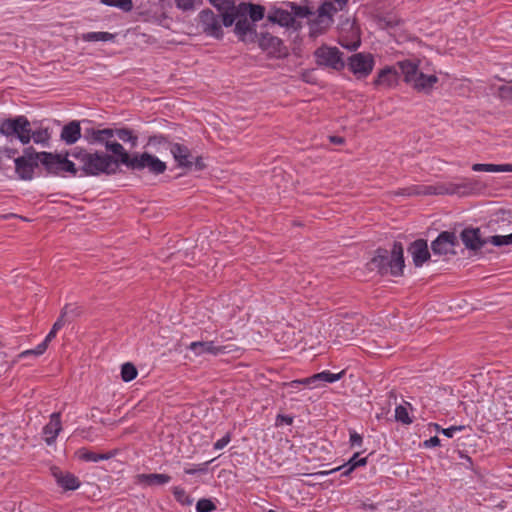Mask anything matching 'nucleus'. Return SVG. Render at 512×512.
I'll return each instance as SVG.
<instances>
[{
  "label": "nucleus",
  "instance_id": "obj_1",
  "mask_svg": "<svg viewBox=\"0 0 512 512\" xmlns=\"http://www.w3.org/2000/svg\"><path fill=\"white\" fill-rule=\"evenodd\" d=\"M74 158L78 164L77 169L81 172L80 176H99L114 175L115 170L112 169L115 163L114 157L110 154L99 151H88L83 148H73L67 152Z\"/></svg>",
  "mask_w": 512,
  "mask_h": 512
},
{
  "label": "nucleus",
  "instance_id": "obj_2",
  "mask_svg": "<svg viewBox=\"0 0 512 512\" xmlns=\"http://www.w3.org/2000/svg\"><path fill=\"white\" fill-rule=\"evenodd\" d=\"M367 266L370 271H377L380 275L389 273L395 277L401 276L405 267L402 243L394 242L391 252L378 248Z\"/></svg>",
  "mask_w": 512,
  "mask_h": 512
},
{
  "label": "nucleus",
  "instance_id": "obj_3",
  "mask_svg": "<svg viewBox=\"0 0 512 512\" xmlns=\"http://www.w3.org/2000/svg\"><path fill=\"white\" fill-rule=\"evenodd\" d=\"M476 190V182L465 178L459 183L445 182L428 186H411L399 189L395 194L399 196L412 195H459L466 196Z\"/></svg>",
  "mask_w": 512,
  "mask_h": 512
},
{
  "label": "nucleus",
  "instance_id": "obj_4",
  "mask_svg": "<svg viewBox=\"0 0 512 512\" xmlns=\"http://www.w3.org/2000/svg\"><path fill=\"white\" fill-rule=\"evenodd\" d=\"M30 125V121L24 115L5 118L0 121V134L10 141L17 139L23 145H27Z\"/></svg>",
  "mask_w": 512,
  "mask_h": 512
},
{
  "label": "nucleus",
  "instance_id": "obj_5",
  "mask_svg": "<svg viewBox=\"0 0 512 512\" xmlns=\"http://www.w3.org/2000/svg\"><path fill=\"white\" fill-rule=\"evenodd\" d=\"M42 165L49 174L60 175L63 172H67L72 176H76L78 173L77 165L75 162L68 159L67 153L54 154L51 152H41Z\"/></svg>",
  "mask_w": 512,
  "mask_h": 512
},
{
  "label": "nucleus",
  "instance_id": "obj_6",
  "mask_svg": "<svg viewBox=\"0 0 512 512\" xmlns=\"http://www.w3.org/2000/svg\"><path fill=\"white\" fill-rule=\"evenodd\" d=\"M128 169L132 171H143L147 169L149 173L158 176L166 171L167 166L165 162L153 154L148 152H136L133 154V159Z\"/></svg>",
  "mask_w": 512,
  "mask_h": 512
},
{
  "label": "nucleus",
  "instance_id": "obj_7",
  "mask_svg": "<svg viewBox=\"0 0 512 512\" xmlns=\"http://www.w3.org/2000/svg\"><path fill=\"white\" fill-rule=\"evenodd\" d=\"M316 62L320 66L330 67L335 70L344 68L342 52L337 47L321 46L314 52Z\"/></svg>",
  "mask_w": 512,
  "mask_h": 512
},
{
  "label": "nucleus",
  "instance_id": "obj_8",
  "mask_svg": "<svg viewBox=\"0 0 512 512\" xmlns=\"http://www.w3.org/2000/svg\"><path fill=\"white\" fill-rule=\"evenodd\" d=\"M374 64V57L370 53H356L348 59V68L358 79L367 77Z\"/></svg>",
  "mask_w": 512,
  "mask_h": 512
},
{
  "label": "nucleus",
  "instance_id": "obj_9",
  "mask_svg": "<svg viewBox=\"0 0 512 512\" xmlns=\"http://www.w3.org/2000/svg\"><path fill=\"white\" fill-rule=\"evenodd\" d=\"M458 239L454 232L443 231L431 243V250L434 255H455V247L458 245Z\"/></svg>",
  "mask_w": 512,
  "mask_h": 512
},
{
  "label": "nucleus",
  "instance_id": "obj_10",
  "mask_svg": "<svg viewBox=\"0 0 512 512\" xmlns=\"http://www.w3.org/2000/svg\"><path fill=\"white\" fill-rule=\"evenodd\" d=\"M256 42H258L259 47L263 51L273 57H283L287 55V49L283 41L268 32L258 34Z\"/></svg>",
  "mask_w": 512,
  "mask_h": 512
},
{
  "label": "nucleus",
  "instance_id": "obj_11",
  "mask_svg": "<svg viewBox=\"0 0 512 512\" xmlns=\"http://www.w3.org/2000/svg\"><path fill=\"white\" fill-rule=\"evenodd\" d=\"M199 23L202 26L203 32L217 39L223 36V30L218 17L211 9L202 10L199 15Z\"/></svg>",
  "mask_w": 512,
  "mask_h": 512
},
{
  "label": "nucleus",
  "instance_id": "obj_12",
  "mask_svg": "<svg viewBox=\"0 0 512 512\" xmlns=\"http://www.w3.org/2000/svg\"><path fill=\"white\" fill-rule=\"evenodd\" d=\"M107 151H110L114 157L115 163L112 166V169L115 170V174L119 170L120 165H124L129 168L130 163L133 159V154L130 155L125 148L117 141H108L105 146Z\"/></svg>",
  "mask_w": 512,
  "mask_h": 512
},
{
  "label": "nucleus",
  "instance_id": "obj_13",
  "mask_svg": "<svg viewBox=\"0 0 512 512\" xmlns=\"http://www.w3.org/2000/svg\"><path fill=\"white\" fill-rule=\"evenodd\" d=\"M169 150L178 167L191 170L193 168V155L190 149L180 143H169Z\"/></svg>",
  "mask_w": 512,
  "mask_h": 512
},
{
  "label": "nucleus",
  "instance_id": "obj_14",
  "mask_svg": "<svg viewBox=\"0 0 512 512\" xmlns=\"http://www.w3.org/2000/svg\"><path fill=\"white\" fill-rule=\"evenodd\" d=\"M407 250L412 256L413 263L416 267H421L431 257L428 244L425 239H417L413 241L410 243Z\"/></svg>",
  "mask_w": 512,
  "mask_h": 512
},
{
  "label": "nucleus",
  "instance_id": "obj_15",
  "mask_svg": "<svg viewBox=\"0 0 512 512\" xmlns=\"http://www.w3.org/2000/svg\"><path fill=\"white\" fill-rule=\"evenodd\" d=\"M234 32L239 40L245 43H254L258 38L256 25L250 22L247 17L237 20L235 23Z\"/></svg>",
  "mask_w": 512,
  "mask_h": 512
},
{
  "label": "nucleus",
  "instance_id": "obj_16",
  "mask_svg": "<svg viewBox=\"0 0 512 512\" xmlns=\"http://www.w3.org/2000/svg\"><path fill=\"white\" fill-rule=\"evenodd\" d=\"M461 240L464 245L470 250H480L487 243L488 238H481L479 228H465L460 234Z\"/></svg>",
  "mask_w": 512,
  "mask_h": 512
},
{
  "label": "nucleus",
  "instance_id": "obj_17",
  "mask_svg": "<svg viewBox=\"0 0 512 512\" xmlns=\"http://www.w3.org/2000/svg\"><path fill=\"white\" fill-rule=\"evenodd\" d=\"M334 23V18L328 15H321L320 8L317 9V15L309 19V34L311 37H317L324 34Z\"/></svg>",
  "mask_w": 512,
  "mask_h": 512
},
{
  "label": "nucleus",
  "instance_id": "obj_18",
  "mask_svg": "<svg viewBox=\"0 0 512 512\" xmlns=\"http://www.w3.org/2000/svg\"><path fill=\"white\" fill-rule=\"evenodd\" d=\"M51 473L55 478L57 484L64 490H76L80 486L79 479L72 473H63L60 468L52 467Z\"/></svg>",
  "mask_w": 512,
  "mask_h": 512
},
{
  "label": "nucleus",
  "instance_id": "obj_19",
  "mask_svg": "<svg viewBox=\"0 0 512 512\" xmlns=\"http://www.w3.org/2000/svg\"><path fill=\"white\" fill-rule=\"evenodd\" d=\"M359 456H360V453L356 452L349 459V461L347 463H345L337 468L331 469L329 471H321L318 474L319 475H328V474L334 473L336 471H342V473H341L342 476H348L355 468L366 465L367 457L360 458Z\"/></svg>",
  "mask_w": 512,
  "mask_h": 512
},
{
  "label": "nucleus",
  "instance_id": "obj_20",
  "mask_svg": "<svg viewBox=\"0 0 512 512\" xmlns=\"http://www.w3.org/2000/svg\"><path fill=\"white\" fill-rule=\"evenodd\" d=\"M188 349H190L196 356H200L205 353L216 356L225 352L224 346H215L213 341H195L190 343Z\"/></svg>",
  "mask_w": 512,
  "mask_h": 512
},
{
  "label": "nucleus",
  "instance_id": "obj_21",
  "mask_svg": "<svg viewBox=\"0 0 512 512\" xmlns=\"http://www.w3.org/2000/svg\"><path fill=\"white\" fill-rule=\"evenodd\" d=\"M81 138V127L80 122L77 120L70 121L64 125L60 139L67 145L75 144Z\"/></svg>",
  "mask_w": 512,
  "mask_h": 512
},
{
  "label": "nucleus",
  "instance_id": "obj_22",
  "mask_svg": "<svg viewBox=\"0 0 512 512\" xmlns=\"http://www.w3.org/2000/svg\"><path fill=\"white\" fill-rule=\"evenodd\" d=\"M15 172L22 180H31L35 168L38 167L37 161H28L24 157H18L14 160Z\"/></svg>",
  "mask_w": 512,
  "mask_h": 512
},
{
  "label": "nucleus",
  "instance_id": "obj_23",
  "mask_svg": "<svg viewBox=\"0 0 512 512\" xmlns=\"http://www.w3.org/2000/svg\"><path fill=\"white\" fill-rule=\"evenodd\" d=\"M61 429L60 413H52L49 423L43 428V433L46 436L45 441L48 445H52L55 442Z\"/></svg>",
  "mask_w": 512,
  "mask_h": 512
},
{
  "label": "nucleus",
  "instance_id": "obj_24",
  "mask_svg": "<svg viewBox=\"0 0 512 512\" xmlns=\"http://www.w3.org/2000/svg\"><path fill=\"white\" fill-rule=\"evenodd\" d=\"M136 483L147 485V486H161L169 483L171 481V476L168 474H158V473H151V474H137L136 477Z\"/></svg>",
  "mask_w": 512,
  "mask_h": 512
},
{
  "label": "nucleus",
  "instance_id": "obj_25",
  "mask_svg": "<svg viewBox=\"0 0 512 512\" xmlns=\"http://www.w3.org/2000/svg\"><path fill=\"white\" fill-rule=\"evenodd\" d=\"M439 81L436 75H426L422 72L412 82L413 88L418 92L430 93L434 85Z\"/></svg>",
  "mask_w": 512,
  "mask_h": 512
},
{
  "label": "nucleus",
  "instance_id": "obj_26",
  "mask_svg": "<svg viewBox=\"0 0 512 512\" xmlns=\"http://www.w3.org/2000/svg\"><path fill=\"white\" fill-rule=\"evenodd\" d=\"M117 454V450H111L106 453H95L87 448H80L77 450V457L85 462H98L102 460H109Z\"/></svg>",
  "mask_w": 512,
  "mask_h": 512
},
{
  "label": "nucleus",
  "instance_id": "obj_27",
  "mask_svg": "<svg viewBox=\"0 0 512 512\" xmlns=\"http://www.w3.org/2000/svg\"><path fill=\"white\" fill-rule=\"evenodd\" d=\"M268 20L272 23H277L282 27L296 28V19L293 14L287 10L277 9L273 15L268 16Z\"/></svg>",
  "mask_w": 512,
  "mask_h": 512
},
{
  "label": "nucleus",
  "instance_id": "obj_28",
  "mask_svg": "<svg viewBox=\"0 0 512 512\" xmlns=\"http://www.w3.org/2000/svg\"><path fill=\"white\" fill-rule=\"evenodd\" d=\"M349 0H326L318 8H320L321 15H328L334 17V15L345 9Z\"/></svg>",
  "mask_w": 512,
  "mask_h": 512
},
{
  "label": "nucleus",
  "instance_id": "obj_29",
  "mask_svg": "<svg viewBox=\"0 0 512 512\" xmlns=\"http://www.w3.org/2000/svg\"><path fill=\"white\" fill-rule=\"evenodd\" d=\"M398 66L407 83H412L420 73L418 65L410 60L398 62Z\"/></svg>",
  "mask_w": 512,
  "mask_h": 512
},
{
  "label": "nucleus",
  "instance_id": "obj_30",
  "mask_svg": "<svg viewBox=\"0 0 512 512\" xmlns=\"http://www.w3.org/2000/svg\"><path fill=\"white\" fill-rule=\"evenodd\" d=\"M397 72L394 68L386 66L381 69L377 75V78L374 80V85H387L391 86L396 81Z\"/></svg>",
  "mask_w": 512,
  "mask_h": 512
},
{
  "label": "nucleus",
  "instance_id": "obj_31",
  "mask_svg": "<svg viewBox=\"0 0 512 512\" xmlns=\"http://www.w3.org/2000/svg\"><path fill=\"white\" fill-rule=\"evenodd\" d=\"M476 172H512V164H482L476 163L472 166Z\"/></svg>",
  "mask_w": 512,
  "mask_h": 512
},
{
  "label": "nucleus",
  "instance_id": "obj_32",
  "mask_svg": "<svg viewBox=\"0 0 512 512\" xmlns=\"http://www.w3.org/2000/svg\"><path fill=\"white\" fill-rule=\"evenodd\" d=\"M56 334L57 331H54V329L51 328L50 332L47 334L45 339L40 344H38L35 349L26 350L21 354V356H26L30 354L36 356L42 355L48 348L49 343L56 337Z\"/></svg>",
  "mask_w": 512,
  "mask_h": 512
},
{
  "label": "nucleus",
  "instance_id": "obj_33",
  "mask_svg": "<svg viewBox=\"0 0 512 512\" xmlns=\"http://www.w3.org/2000/svg\"><path fill=\"white\" fill-rule=\"evenodd\" d=\"M116 35L109 32H87L82 34V40L85 42H97V41H113Z\"/></svg>",
  "mask_w": 512,
  "mask_h": 512
},
{
  "label": "nucleus",
  "instance_id": "obj_34",
  "mask_svg": "<svg viewBox=\"0 0 512 512\" xmlns=\"http://www.w3.org/2000/svg\"><path fill=\"white\" fill-rule=\"evenodd\" d=\"M345 374V371H341L339 373H331L330 371H322L320 373H316L314 375L311 376V379L312 380H315V383L317 382H328V383H333V382H336L338 380H340Z\"/></svg>",
  "mask_w": 512,
  "mask_h": 512
},
{
  "label": "nucleus",
  "instance_id": "obj_35",
  "mask_svg": "<svg viewBox=\"0 0 512 512\" xmlns=\"http://www.w3.org/2000/svg\"><path fill=\"white\" fill-rule=\"evenodd\" d=\"M50 139V134L47 129L32 130L29 128V142L33 140L36 144L47 145Z\"/></svg>",
  "mask_w": 512,
  "mask_h": 512
},
{
  "label": "nucleus",
  "instance_id": "obj_36",
  "mask_svg": "<svg viewBox=\"0 0 512 512\" xmlns=\"http://www.w3.org/2000/svg\"><path fill=\"white\" fill-rule=\"evenodd\" d=\"M116 137L123 142H129L132 148L137 146L138 137L129 128L116 129Z\"/></svg>",
  "mask_w": 512,
  "mask_h": 512
},
{
  "label": "nucleus",
  "instance_id": "obj_37",
  "mask_svg": "<svg viewBox=\"0 0 512 512\" xmlns=\"http://www.w3.org/2000/svg\"><path fill=\"white\" fill-rule=\"evenodd\" d=\"M226 3L228 4V8L233 10L234 14H237V19H242L249 15L248 5H251V3L241 2L240 4L235 5L233 0H226Z\"/></svg>",
  "mask_w": 512,
  "mask_h": 512
},
{
  "label": "nucleus",
  "instance_id": "obj_38",
  "mask_svg": "<svg viewBox=\"0 0 512 512\" xmlns=\"http://www.w3.org/2000/svg\"><path fill=\"white\" fill-rule=\"evenodd\" d=\"M138 375L137 368L134 364L127 362L121 367V378L124 382H130L134 380Z\"/></svg>",
  "mask_w": 512,
  "mask_h": 512
},
{
  "label": "nucleus",
  "instance_id": "obj_39",
  "mask_svg": "<svg viewBox=\"0 0 512 512\" xmlns=\"http://www.w3.org/2000/svg\"><path fill=\"white\" fill-rule=\"evenodd\" d=\"M100 3L110 7H117L124 12H130L133 9L132 0H100Z\"/></svg>",
  "mask_w": 512,
  "mask_h": 512
},
{
  "label": "nucleus",
  "instance_id": "obj_40",
  "mask_svg": "<svg viewBox=\"0 0 512 512\" xmlns=\"http://www.w3.org/2000/svg\"><path fill=\"white\" fill-rule=\"evenodd\" d=\"M249 17L252 23L258 22L264 18L265 15V7L260 4L251 3L248 5Z\"/></svg>",
  "mask_w": 512,
  "mask_h": 512
},
{
  "label": "nucleus",
  "instance_id": "obj_41",
  "mask_svg": "<svg viewBox=\"0 0 512 512\" xmlns=\"http://www.w3.org/2000/svg\"><path fill=\"white\" fill-rule=\"evenodd\" d=\"M291 13L293 14L294 18H308L314 13L311 11V9L308 6H301L294 2L289 3Z\"/></svg>",
  "mask_w": 512,
  "mask_h": 512
},
{
  "label": "nucleus",
  "instance_id": "obj_42",
  "mask_svg": "<svg viewBox=\"0 0 512 512\" xmlns=\"http://www.w3.org/2000/svg\"><path fill=\"white\" fill-rule=\"evenodd\" d=\"M223 5L224 6L222 10H219L222 16V23L225 27H230L234 24L235 20L237 19V14H234L233 10L228 8L226 0L223 2Z\"/></svg>",
  "mask_w": 512,
  "mask_h": 512
},
{
  "label": "nucleus",
  "instance_id": "obj_43",
  "mask_svg": "<svg viewBox=\"0 0 512 512\" xmlns=\"http://www.w3.org/2000/svg\"><path fill=\"white\" fill-rule=\"evenodd\" d=\"M203 3V0H175L176 7L183 12L194 11L196 6Z\"/></svg>",
  "mask_w": 512,
  "mask_h": 512
},
{
  "label": "nucleus",
  "instance_id": "obj_44",
  "mask_svg": "<svg viewBox=\"0 0 512 512\" xmlns=\"http://www.w3.org/2000/svg\"><path fill=\"white\" fill-rule=\"evenodd\" d=\"M173 495L177 502H179L182 505L189 506L193 503V499L186 493V491L181 487H174L173 488Z\"/></svg>",
  "mask_w": 512,
  "mask_h": 512
},
{
  "label": "nucleus",
  "instance_id": "obj_45",
  "mask_svg": "<svg viewBox=\"0 0 512 512\" xmlns=\"http://www.w3.org/2000/svg\"><path fill=\"white\" fill-rule=\"evenodd\" d=\"M395 419L398 422L409 425L413 422L412 418L409 416L408 410L403 405H398L395 409Z\"/></svg>",
  "mask_w": 512,
  "mask_h": 512
},
{
  "label": "nucleus",
  "instance_id": "obj_46",
  "mask_svg": "<svg viewBox=\"0 0 512 512\" xmlns=\"http://www.w3.org/2000/svg\"><path fill=\"white\" fill-rule=\"evenodd\" d=\"M216 505L214 502L207 498L199 499L196 504L197 512H213L216 510Z\"/></svg>",
  "mask_w": 512,
  "mask_h": 512
},
{
  "label": "nucleus",
  "instance_id": "obj_47",
  "mask_svg": "<svg viewBox=\"0 0 512 512\" xmlns=\"http://www.w3.org/2000/svg\"><path fill=\"white\" fill-rule=\"evenodd\" d=\"M98 143L104 144L106 146V142L112 141L111 138L116 136V129L105 128L101 130H97Z\"/></svg>",
  "mask_w": 512,
  "mask_h": 512
},
{
  "label": "nucleus",
  "instance_id": "obj_48",
  "mask_svg": "<svg viewBox=\"0 0 512 512\" xmlns=\"http://www.w3.org/2000/svg\"><path fill=\"white\" fill-rule=\"evenodd\" d=\"M489 243L494 246H503L512 244V233L509 235H494L488 237Z\"/></svg>",
  "mask_w": 512,
  "mask_h": 512
},
{
  "label": "nucleus",
  "instance_id": "obj_49",
  "mask_svg": "<svg viewBox=\"0 0 512 512\" xmlns=\"http://www.w3.org/2000/svg\"><path fill=\"white\" fill-rule=\"evenodd\" d=\"M21 157H24L28 161H37L42 164L41 152H36L31 146L24 148L23 155Z\"/></svg>",
  "mask_w": 512,
  "mask_h": 512
},
{
  "label": "nucleus",
  "instance_id": "obj_50",
  "mask_svg": "<svg viewBox=\"0 0 512 512\" xmlns=\"http://www.w3.org/2000/svg\"><path fill=\"white\" fill-rule=\"evenodd\" d=\"M166 143H169L168 137H166L163 134L152 135L148 138V145H151V146H157V145H162V144H166Z\"/></svg>",
  "mask_w": 512,
  "mask_h": 512
},
{
  "label": "nucleus",
  "instance_id": "obj_51",
  "mask_svg": "<svg viewBox=\"0 0 512 512\" xmlns=\"http://www.w3.org/2000/svg\"><path fill=\"white\" fill-rule=\"evenodd\" d=\"M230 441H231V433L227 432L221 439L217 440L214 443V449L221 450L224 447H226Z\"/></svg>",
  "mask_w": 512,
  "mask_h": 512
},
{
  "label": "nucleus",
  "instance_id": "obj_52",
  "mask_svg": "<svg viewBox=\"0 0 512 512\" xmlns=\"http://www.w3.org/2000/svg\"><path fill=\"white\" fill-rule=\"evenodd\" d=\"M464 429H465V426H463V425L451 426L448 428L441 429V433L448 438H452L454 436L455 432L462 431Z\"/></svg>",
  "mask_w": 512,
  "mask_h": 512
},
{
  "label": "nucleus",
  "instance_id": "obj_53",
  "mask_svg": "<svg viewBox=\"0 0 512 512\" xmlns=\"http://www.w3.org/2000/svg\"><path fill=\"white\" fill-rule=\"evenodd\" d=\"M293 423V417L289 415L279 414L276 417V425H291Z\"/></svg>",
  "mask_w": 512,
  "mask_h": 512
},
{
  "label": "nucleus",
  "instance_id": "obj_54",
  "mask_svg": "<svg viewBox=\"0 0 512 512\" xmlns=\"http://www.w3.org/2000/svg\"><path fill=\"white\" fill-rule=\"evenodd\" d=\"M66 309L67 307H64V309L62 310L61 312V315L60 317L56 320V322L53 324L52 326V329H54V331H59L65 324L64 322V316L66 314Z\"/></svg>",
  "mask_w": 512,
  "mask_h": 512
},
{
  "label": "nucleus",
  "instance_id": "obj_55",
  "mask_svg": "<svg viewBox=\"0 0 512 512\" xmlns=\"http://www.w3.org/2000/svg\"><path fill=\"white\" fill-rule=\"evenodd\" d=\"M193 167L196 171H202L206 168V164L201 156H197L193 159Z\"/></svg>",
  "mask_w": 512,
  "mask_h": 512
},
{
  "label": "nucleus",
  "instance_id": "obj_56",
  "mask_svg": "<svg viewBox=\"0 0 512 512\" xmlns=\"http://www.w3.org/2000/svg\"><path fill=\"white\" fill-rule=\"evenodd\" d=\"M362 442H363V439H362L361 435H359L356 432H352L350 434V443H351L352 447H354V446H361Z\"/></svg>",
  "mask_w": 512,
  "mask_h": 512
},
{
  "label": "nucleus",
  "instance_id": "obj_57",
  "mask_svg": "<svg viewBox=\"0 0 512 512\" xmlns=\"http://www.w3.org/2000/svg\"><path fill=\"white\" fill-rule=\"evenodd\" d=\"M440 445V439L437 437V436H433L431 437L430 439L428 440H425L423 442V446L425 448H432V447H437Z\"/></svg>",
  "mask_w": 512,
  "mask_h": 512
},
{
  "label": "nucleus",
  "instance_id": "obj_58",
  "mask_svg": "<svg viewBox=\"0 0 512 512\" xmlns=\"http://www.w3.org/2000/svg\"><path fill=\"white\" fill-rule=\"evenodd\" d=\"M97 130L96 129H87L85 131V137L87 140L91 143L97 142L98 143V136H97Z\"/></svg>",
  "mask_w": 512,
  "mask_h": 512
},
{
  "label": "nucleus",
  "instance_id": "obj_59",
  "mask_svg": "<svg viewBox=\"0 0 512 512\" xmlns=\"http://www.w3.org/2000/svg\"><path fill=\"white\" fill-rule=\"evenodd\" d=\"M284 386L291 389V392L298 390L301 386V382L297 380H293L287 383H284Z\"/></svg>",
  "mask_w": 512,
  "mask_h": 512
},
{
  "label": "nucleus",
  "instance_id": "obj_60",
  "mask_svg": "<svg viewBox=\"0 0 512 512\" xmlns=\"http://www.w3.org/2000/svg\"><path fill=\"white\" fill-rule=\"evenodd\" d=\"M340 44L343 47L348 48L349 50H356L360 45V40H357L356 42H353L351 44H345L343 41H340Z\"/></svg>",
  "mask_w": 512,
  "mask_h": 512
},
{
  "label": "nucleus",
  "instance_id": "obj_61",
  "mask_svg": "<svg viewBox=\"0 0 512 512\" xmlns=\"http://www.w3.org/2000/svg\"><path fill=\"white\" fill-rule=\"evenodd\" d=\"M217 10H222L223 8V2L225 0H208Z\"/></svg>",
  "mask_w": 512,
  "mask_h": 512
},
{
  "label": "nucleus",
  "instance_id": "obj_62",
  "mask_svg": "<svg viewBox=\"0 0 512 512\" xmlns=\"http://www.w3.org/2000/svg\"><path fill=\"white\" fill-rule=\"evenodd\" d=\"M330 141L334 144H343L344 143V139L340 136H331Z\"/></svg>",
  "mask_w": 512,
  "mask_h": 512
},
{
  "label": "nucleus",
  "instance_id": "obj_63",
  "mask_svg": "<svg viewBox=\"0 0 512 512\" xmlns=\"http://www.w3.org/2000/svg\"><path fill=\"white\" fill-rule=\"evenodd\" d=\"M298 381L301 382V385H311V384H316L315 383V380H312L311 377H307V378H304V379H299Z\"/></svg>",
  "mask_w": 512,
  "mask_h": 512
},
{
  "label": "nucleus",
  "instance_id": "obj_64",
  "mask_svg": "<svg viewBox=\"0 0 512 512\" xmlns=\"http://www.w3.org/2000/svg\"><path fill=\"white\" fill-rule=\"evenodd\" d=\"M502 91H506L508 96L512 98V87L502 88Z\"/></svg>",
  "mask_w": 512,
  "mask_h": 512
}]
</instances>
